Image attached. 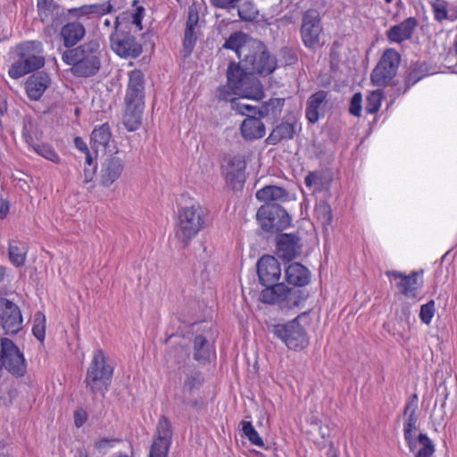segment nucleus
<instances>
[{
	"label": "nucleus",
	"mask_w": 457,
	"mask_h": 457,
	"mask_svg": "<svg viewBox=\"0 0 457 457\" xmlns=\"http://www.w3.org/2000/svg\"><path fill=\"white\" fill-rule=\"evenodd\" d=\"M277 248L279 257L290 261L298 253V238L292 234H281L277 238Z\"/></svg>",
	"instance_id": "obj_22"
},
{
	"label": "nucleus",
	"mask_w": 457,
	"mask_h": 457,
	"mask_svg": "<svg viewBox=\"0 0 457 457\" xmlns=\"http://www.w3.org/2000/svg\"><path fill=\"white\" fill-rule=\"evenodd\" d=\"M283 105L284 99L282 98L270 99V101L263 103L258 107V115L259 117L271 116L276 118L280 114Z\"/></svg>",
	"instance_id": "obj_34"
},
{
	"label": "nucleus",
	"mask_w": 457,
	"mask_h": 457,
	"mask_svg": "<svg viewBox=\"0 0 457 457\" xmlns=\"http://www.w3.org/2000/svg\"><path fill=\"white\" fill-rule=\"evenodd\" d=\"M401 62V55L393 49L385 50L378 64L373 69L370 80L376 87H386L396 76Z\"/></svg>",
	"instance_id": "obj_10"
},
{
	"label": "nucleus",
	"mask_w": 457,
	"mask_h": 457,
	"mask_svg": "<svg viewBox=\"0 0 457 457\" xmlns=\"http://www.w3.org/2000/svg\"><path fill=\"white\" fill-rule=\"evenodd\" d=\"M126 108L123 115V124L129 131H136L142 124L144 101L125 100Z\"/></svg>",
	"instance_id": "obj_17"
},
{
	"label": "nucleus",
	"mask_w": 457,
	"mask_h": 457,
	"mask_svg": "<svg viewBox=\"0 0 457 457\" xmlns=\"http://www.w3.org/2000/svg\"><path fill=\"white\" fill-rule=\"evenodd\" d=\"M256 198L260 202L268 204H282L289 200L288 192L282 187L266 186L255 194Z\"/></svg>",
	"instance_id": "obj_21"
},
{
	"label": "nucleus",
	"mask_w": 457,
	"mask_h": 457,
	"mask_svg": "<svg viewBox=\"0 0 457 457\" xmlns=\"http://www.w3.org/2000/svg\"><path fill=\"white\" fill-rule=\"evenodd\" d=\"M112 372L113 368L106 362L104 353L96 351L87 371L86 387L95 395H104L112 384Z\"/></svg>",
	"instance_id": "obj_7"
},
{
	"label": "nucleus",
	"mask_w": 457,
	"mask_h": 457,
	"mask_svg": "<svg viewBox=\"0 0 457 457\" xmlns=\"http://www.w3.org/2000/svg\"><path fill=\"white\" fill-rule=\"evenodd\" d=\"M113 179L111 177V174L109 173V178L107 179H104V183L106 185V186H110L113 183Z\"/></svg>",
	"instance_id": "obj_61"
},
{
	"label": "nucleus",
	"mask_w": 457,
	"mask_h": 457,
	"mask_svg": "<svg viewBox=\"0 0 457 457\" xmlns=\"http://www.w3.org/2000/svg\"><path fill=\"white\" fill-rule=\"evenodd\" d=\"M418 396L413 395L405 403L403 410V436L407 446H412L414 444L415 432L418 430Z\"/></svg>",
	"instance_id": "obj_16"
},
{
	"label": "nucleus",
	"mask_w": 457,
	"mask_h": 457,
	"mask_svg": "<svg viewBox=\"0 0 457 457\" xmlns=\"http://www.w3.org/2000/svg\"><path fill=\"white\" fill-rule=\"evenodd\" d=\"M435 301L430 300L420 306L419 317L422 323L429 325L436 312Z\"/></svg>",
	"instance_id": "obj_45"
},
{
	"label": "nucleus",
	"mask_w": 457,
	"mask_h": 457,
	"mask_svg": "<svg viewBox=\"0 0 457 457\" xmlns=\"http://www.w3.org/2000/svg\"><path fill=\"white\" fill-rule=\"evenodd\" d=\"M87 420V413L83 409H79L74 412V424L77 428L82 427Z\"/></svg>",
	"instance_id": "obj_53"
},
{
	"label": "nucleus",
	"mask_w": 457,
	"mask_h": 457,
	"mask_svg": "<svg viewBox=\"0 0 457 457\" xmlns=\"http://www.w3.org/2000/svg\"><path fill=\"white\" fill-rule=\"evenodd\" d=\"M261 117L257 118L254 115H248L244 120L241 125V134L246 140H255L262 138L265 135V126L260 120Z\"/></svg>",
	"instance_id": "obj_23"
},
{
	"label": "nucleus",
	"mask_w": 457,
	"mask_h": 457,
	"mask_svg": "<svg viewBox=\"0 0 457 457\" xmlns=\"http://www.w3.org/2000/svg\"><path fill=\"white\" fill-rule=\"evenodd\" d=\"M204 382L203 373L195 367H182L179 377V386L174 392L176 403L182 407H197L200 404V400L195 395Z\"/></svg>",
	"instance_id": "obj_5"
},
{
	"label": "nucleus",
	"mask_w": 457,
	"mask_h": 457,
	"mask_svg": "<svg viewBox=\"0 0 457 457\" xmlns=\"http://www.w3.org/2000/svg\"><path fill=\"white\" fill-rule=\"evenodd\" d=\"M321 32L322 27L318 11L307 10L303 15L300 29L303 45L308 48H314L320 44Z\"/></svg>",
	"instance_id": "obj_13"
},
{
	"label": "nucleus",
	"mask_w": 457,
	"mask_h": 457,
	"mask_svg": "<svg viewBox=\"0 0 457 457\" xmlns=\"http://www.w3.org/2000/svg\"><path fill=\"white\" fill-rule=\"evenodd\" d=\"M242 57L235 67H239L243 74L248 78H254L253 74L269 75L272 73L277 62L272 57L266 46L260 40H250L241 49Z\"/></svg>",
	"instance_id": "obj_3"
},
{
	"label": "nucleus",
	"mask_w": 457,
	"mask_h": 457,
	"mask_svg": "<svg viewBox=\"0 0 457 457\" xmlns=\"http://www.w3.org/2000/svg\"><path fill=\"white\" fill-rule=\"evenodd\" d=\"M245 160L240 155L228 156L224 159L222 172L227 184L233 190L241 189L245 181Z\"/></svg>",
	"instance_id": "obj_14"
},
{
	"label": "nucleus",
	"mask_w": 457,
	"mask_h": 457,
	"mask_svg": "<svg viewBox=\"0 0 457 457\" xmlns=\"http://www.w3.org/2000/svg\"><path fill=\"white\" fill-rule=\"evenodd\" d=\"M432 11L435 20L439 22L449 19L447 5L443 0H435L432 3Z\"/></svg>",
	"instance_id": "obj_48"
},
{
	"label": "nucleus",
	"mask_w": 457,
	"mask_h": 457,
	"mask_svg": "<svg viewBox=\"0 0 457 457\" xmlns=\"http://www.w3.org/2000/svg\"><path fill=\"white\" fill-rule=\"evenodd\" d=\"M362 96L361 93H355L351 99L349 112L352 115L359 117L361 112Z\"/></svg>",
	"instance_id": "obj_50"
},
{
	"label": "nucleus",
	"mask_w": 457,
	"mask_h": 457,
	"mask_svg": "<svg viewBox=\"0 0 457 457\" xmlns=\"http://www.w3.org/2000/svg\"><path fill=\"white\" fill-rule=\"evenodd\" d=\"M386 275L388 278L400 279L396 286L404 296L407 298H415L417 296L418 289L420 287V285L418 283V273L413 272L411 275L406 276L393 270L386 272Z\"/></svg>",
	"instance_id": "obj_18"
},
{
	"label": "nucleus",
	"mask_w": 457,
	"mask_h": 457,
	"mask_svg": "<svg viewBox=\"0 0 457 457\" xmlns=\"http://www.w3.org/2000/svg\"><path fill=\"white\" fill-rule=\"evenodd\" d=\"M256 217L262 228L266 231L282 230L291 222L288 213L278 204L262 205L257 211Z\"/></svg>",
	"instance_id": "obj_12"
},
{
	"label": "nucleus",
	"mask_w": 457,
	"mask_h": 457,
	"mask_svg": "<svg viewBox=\"0 0 457 457\" xmlns=\"http://www.w3.org/2000/svg\"><path fill=\"white\" fill-rule=\"evenodd\" d=\"M28 254V246L18 240H10L8 244V255L11 263L15 267L25 264Z\"/></svg>",
	"instance_id": "obj_30"
},
{
	"label": "nucleus",
	"mask_w": 457,
	"mask_h": 457,
	"mask_svg": "<svg viewBox=\"0 0 457 457\" xmlns=\"http://www.w3.org/2000/svg\"><path fill=\"white\" fill-rule=\"evenodd\" d=\"M129 454L120 453L118 455H116V457H133V451H132V447H131L130 444H129Z\"/></svg>",
	"instance_id": "obj_58"
},
{
	"label": "nucleus",
	"mask_w": 457,
	"mask_h": 457,
	"mask_svg": "<svg viewBox=\"0 0 457 457\" xmlns=\"http://www.w3.org/2000/svg\"><path fill=\"white\" fill-rule=\"evenodd\" d=\"M170 445L171 442L154 439L150 449L149 457H167Z\"/></svg>",
	"instance_id": "obj_44"
},
{
	"label": "nucleus",
	"mask_w": 457,
	"mask_h": 457,
	"mask_svg": "<svg viewBox=\"0 0 457 457\" xmlns=\"http://www.w3.org/2000/svg\"><path fill=\"white\" fill-rule=\"evenodd\" d=\"M417 24L415 18H407L401 23L391 27L386 31V36L391 42L402 43L411 37Z\"/></svg>",
	"instance_id": "obj_19"
},
{
	"label": "nucleus",
	"mask_w": 457,
	"mask_h": 457,
	"mask_svg": "<svg viewBox=\"0 0 457 457\" xmlns=\"http://www.w3.org/2000/svg\"><path fill=\"white\" fill-rule=\"evenodd\" d=\"M257 274L261 284L266 287L261 295L264 303L280 304L290 300L293 290L283 283H278L281 275V268L274 256L264 255L259 259Z\"/></svg>",
	"instance_id": "obj_2"
},
{
	"label": "nucleus",
	"mask_w": 457,
	"mask_h": 457,
	"mask_svg": "<svg viewBox=\"0 0 457 457\" xmlns=\"http://www.w3.org/2000/svg\"><path fill=\"white\" fill-rule=\"evenodd\" d=\"M237 7L239 19L243 21H252L258 16V9L250 1H245L240 5L237 4Z\"/></svg>",
	"instance_id": "obj_39"
},
{
	"label": "nucleus",
	"mask_w": 457,
	"mask_h": 457,
	"mask_svg": "<svg viewBox=\"0 0 457 457\" xmlns=\"http://www.w3.org/2000/svg\"><path fill=\"white\" fill-rule=\"evenodd\" d=\"M198 22V14L196 12H194L192 9L189 10L188 19L187 21L186 29H190V30H195V28Z\"/></svg>",
	"instance_id": "obj_54"
},
{
	"label": "nucleus",
	"mask_w": 457,
	"mask_h": 457,
	"mask_svg": "<svg viewBox=\"0 0 457 457\" xmlns=\"http://www.w3.org/2000/svg\"><path fill=\"white\" fill-rule=\"evenodd\" d=\"M382 97L381 90L372 91L366 98L365 111L370 114L378 112L381 106Z\"/></svg>",
	"instance_id": "obj_41"
},
{
	"label": "nucleus",
	"mask_w": 457,
	"mask_h": 457,
	"mask_svg": "<svg viewBox=\"0 0 457 457\" xmlns=\"http://www.w3.org/2000/svg\"><path fill=\"white\" fill-rule=\"evenodd\" d=\"M194 350L195 360L198 361H205L210 358L212 345L204 336L199 335L194 339Z\"/></svg>",
	"instance_id": "obj_33"
},
{
	"label": "nucleus",
	"mask_w": 457,
	"mask_h": 457,
	"mask_svg": "<svg viewBox=\"0 0 457 457\" xmlns=\"http://www.w3.org/2000/svg\"><path fill=\"white\" fill-rule=\"evenodd\" d=\"M74 145L78 150H79L80 152H82L84 154L87 153L89 151L86 142L80 137H76L74 138Z\"/></svg>",
	"instance_id": "obj_56"
},
{
	"label": "nucleus",
	"mask_w": 457,
	"mask_h": 457,
	"mask_svg": "<svg viewBox=\"0 0 457 457\" xmlns=\"http://www.w3.org/2000/svg\"><path fill=\"white\" fill-rule=\"evenodd\" d=\"M123 169V166L120 164V163H118V162L116 161V168H115V170H116V175L121 171Z\"/></svg>",
	"instance_id": "obj_64"
},
{
	"label": "nucleus",
	"mask_w": 457,
	"mask_h": 457,
	"mask_svg": "<svg viewBox=\"0 0 457 457\" xmlns=\"http://www.w3.org/2000/svg\"><path fill=\"white\" fill-rule=\"evenodd\" d=\"M408 448L410 452L414 453V457H432L436 452L435 444L427 434L423 433L417 437L414 436L413 445Z\"/></svg>",
	"instance_id": "obj_27"
},
{
	"label": "nucleus",
	"mask_w": 457,
	"mask_h": 457,
	"mask_svg": "<svg viewBox=\"0 0 457 457\" xmlns=\"http://www.w3.org/2000/svg\"><path fill=\"white\" fill-rule=\"evenodd\" d=\"M287 282L295 287H304L311 279L310 271L299 262H294L286 269Z\"/></svg>",
	"instance_id": "obj_25"
},
{
	"label": "nucleus",
	"mask_w": 457,
	"mask_h": 457,
	"mask_svg": "<svg viewBox=\"0 0 457 457\" xmlns=\"http://www.w3.org/2000/svg\"><path fill=\"white\" fill-rule=\"evenodd\" d=\"M315 213L323 226H327L331 223L332 211L328 204L322 203L319 204L315 209Z\"/></svg>",
	"instance_id": "obj_47"
},
{
	"label": "nucleus",
	"mask_w": 457,
	"mask_h": 457,
	"mask_svg": "<svg viewBox=\"0 0 457 457\" xmlns=\"http://www.w3.org/2000/svg\"><path fill=\"white\" fill-rule=\"evenodd\" d=\"M205 209L198 203L179 211L176 237L186 247L205 224Z\"/></svg>",
	"instance_id": "obj_6"
},
{
	"label": "nucleus",
	"mask_w": 457,
	"mask_h": 457,
	"mask_svg": "<svg viewBox=\"0 0 457 457\" xmlns=\"http://www.w3.org/2000/svg\"><path fill=\"white\" fill-rule=\"evenodd\" d=\"M172 438V428L171 423L169 419L165 416H162L157 423L156 435L154 439L164 440L166 442H171Z\"/></svg>",
	"instance_id": "obj_38"
},
{
	"label": "nucleus",
	"mask_w": 457,
	"mask_h": 457,
	"mask_svg": "<svg viewBox=\"0 0 457 457\" xmlns=\"http://www.w3.org/2000/svg\"><path fill=\"white\" fill-rule=\"evenodd\" d=\"M241 0H211V4L220 9H235Z\"/></svg>",
	"instance_id": "obj_51"
},
{
	"label": "nucleus",
	"mask_w": 457,
	"mask_h": 457,
	"mask_svg": "<svg viewBox=\"0 0 457 457\" xmlns=\"http://www.w3.org/2000/svg\"><path fill=\"white\" fill-rule=\"evenodd\" d=\"M312 180H313V179H312V174H309L308 176H306V177H305V179H304V183H305V185H306L307 187H312Z\"/></svg>",
	"instance_id": "obj_59"
},
{
	"label": "nucleus",
	"mask_w": 457,
	"mask_h": 457,
	"mask_svg": "<svg viewBox=\"0 0 457 457\" xmlns=\"http://www.w3.org/2000/svg\"><path fill=\"white\" fill-rule=\"evenodd\" d=\"M37 10L38 14L41 18V21L44 22H48L53 20L54 17V5L53 4V0H37Z\"/></svg>",
	"instance_id": "obj_42"
},
{
	"label": "nucleus",
	"mask_w": 457,
	"mask_h": 457,
	"mask_svg": "<svg viewBox=\"0 0 457 457\" xmlns=\"http://www.w3.org/2000/svg\"><path fill=\"white\" fill-rule=\"evenodd\" d=\"M142 53V46L135 37H127L116 43V54L123 58H137Z\"/></svg>",
	"instance_id": "obj_29"
},
{
	"label": "nucleus",
	"mask_w": 457,
	"mask_h": 457,
	"mask_svg": "<svg viewBox=\"0 0 457 457\" xmlns=\"http://www.w3.org/2000/svg\"><path fill=\"white\" fill-rule=\"evenodd\" d=\"M112 137L111 127L108 123H104L98 129H95L91 134L93 147L98 152L102 148L105 152L107 145Z\"/></svg>",
	"instance_id": "obj_32"
},
{
	"label": "nucleus",
	"mask_w": 457,
	"mask_h": 457,
	"mask_svg": "<svg viewBox=\"0 0 457 457\" xmlns=\"http://www.w3.org/2000/svg\"><path fill=\"white\" fill-rule=\"evenodd\" d=\"M196 37L195 36V30H190V29H186L184 40H183V47L186 55L191 54L194 45L195 43Z\"/></svg>",
	"instance_id": "obj_49"
},
{
	"label": "nucleus",
	"mask_w": 457,
	"mask_h": 457,
	"mask_svg": "<svg viewBox=\"0 0 457 457\" xmlns=\"http://www.w3.org/2000/svg\"><path fill=\"white\" fill-rule=\"evenodd\" d=\"M299 319L298 316L287 323L276 324L271 330L289 349L295 351L303 350L309 345V337L300 324Z\"/></svg>",
	"instance_id": "obj_9"
},
{
	"label": "nucleus",
	"mask_w": 457,
	"mask_h": 457,
	"mask_svg": "<svg viewBox=\"0 0 457 457\" xmlns=\"http://www.w3.org/2000/svg\"><path fill=\"white\" fill-rule=\"evenodd\" d=\"M429 74V71L428 65L425 62L415 63L411 65L410 72L407 76L406 82L408 84V87L416 84L424 77Z\"/></svg>",
	"instance_id": "obj_36"
},
{
	"label": "nucleus",
	"mask_w": 457,
	"mask_h": 457,
	"mask_svg": "<svg viewBox=\"0 0 457 457\" xmlns=\"http://www.w3.org/2000/svg\"><path fill=\"white\" fill-rule=\"evenodd\" d=\"M33 335L39 340L43 341L46 337V317L37 312L34 317V325L32 328Z\"/></svg>",
	"instance_id": "obj_43"
},
{
	"label": "nucleus",
	"mask_w": 457,
	"mask_h": 457,
	"mask_svg": "<svg viewBox=\"0 0 457 457\" xmlns=\"http://www.w3.org/2000/svg\"><path fill=\"white\" fill-rule=\"evenodd\" d=\"M16 51L19 59L11 65L8 71L12 79H20L45 65L41 42H24L17 46Z\"/></svg>",
	"instance_id": "obj_4"
},
{
	"label": "nucleus",
	"mask_w": 457,
	"mask_h": 457,
	"mask_svg": "<svg viewBox=\"0 0 457 457\" xmlns=\"http://www.w3.org/2000/svg\"><path fill=\"white\" fill-rule=\"evenodd\" d=\"M145 14V8L143 6H137L132 14V23L141 30L143 29L142 20Z\"/></svg>",
	"instance_id": "obj_52"
},
{
	"label": "nucleus",
	"mask_w": 457,
	"mask_h": 457,
	"mask_svg": "<svg viewBox=\"0 0 457 457\" xmlns=\"http://www.w3.org/2000/svg\"><path fill=\"white\" fill-rule=\"evenodd\" d=\"M0 324L5 334L14 335L22 328V316L12 302L0 298Z\"/></svg>",
	"instance_id": "obj_15"
},
{
	"label": "nucleus",
	"mask_w": 457,
	"mask_h": 457,
	"mask_svg": "<svg viewBox=\"0 0 457 457\" xmlns=\"http://www.w3.org/2000/svg\"><path fill=\"white\" fill-rule=\"evenodd\" d=\"M85 35L83 25L78 21L66 24L61 30V36L63 38L64 46L71 47L76 45Z\"/></svg>",
	"instance_id": "obj_28"
},
{
	"label": "nucleus",
	"mask_w": 457,
	"mask_h": 457,
	"mask_svg": "<svg viewBox=\"0 0 457 457\" xmlns=\"http://www.w3.org/2000/svg\"><path fill=\"white\" fill-rule=\"evenodd\" d=\"M295 133V127L293 123L282 122L278 125L269 135L267 143L277 145L281 140L292 139Z\"/></svg>",
	"instance_id": "obj_31"
},
{
	"label": "nucleus",
	"mask_w": 457,
	"mask_h": 457,
	"mask_svg": "<svg viewBox=\"0 0 457 457\" xmlns=\"http://www.w3.org/2000/svg\"><path fill=\"white\" fill-rule=\"evenodd\" d=\"M264 96L262 87L256 78H248L241 72L235 62L229 63L227 70V84L219 87L216 97L220 101L230 102L237 98L261 100Z\"/></svg>",
	"instance_id": "obj_1"
},
{
	"label": "nucleus",
	"mask_w": 457,
	"mask_h": 457,
	"mask_svg": "<svg viewBox=\"0 0 457 457\" xmlns=\"http://www.w3.org/2000/svg\"><path fill=\"white\" fill-rule=\"evenodd\" d=\"M50 84V78L45 72H37L26 81V91L31 100H38Z\"/></svg>",
	"instance_id": "obj_20"
},
{
	"label": "nucleus",
	"mask_w": 457,
	"mask_h": 457,
	"mask_svg": "<svg viewBox=\"0 0 457 457\" xmlns=\"http://www.w3.org/2000/svg\"><path fill=\"white\" fill-rule=\"evenodd\" d=\"M129 85L125 100L144 101V75L141 71L134 70L129 72Z\"/></svg>",
	"instance_id": "obj_24"
},
{
	"label": "nucleus",
	"mask_w": 457,
	"mask_h": 457,
	"mask_svg": "<svg viewBox=\"0 0 457 457\" xmlns=\"http://www.w3.org/2000/svg\"><path fill=\"white\" fill-rule=\"evenodd\" d=\"M0 363L9 373L15 377H22L26 373L27 364L23 353L10 339H0Z\"/></svg>",
	"instance_id": "obj_11"
},
{
	"label": "nucleus",
	"mask_w": 457,
	"mask_h": 457,
	"mask_svg": "<svg viewBox=\"0 0 457 457\" xmlns=\"http://www.w3.org/2000/svg\"><path fill=\"white\" fill-rule=\"evenodd\" d=\"M241 427L243 435L253 445L264 448V442L253 426L252 422L243 420L241 421Z\"/></svg>",
	"instance_id": "obj_37"
},
{
	"label": "nucleus",
	"mask_w": 457,
	"mask_h": 457,
	"mask_svg": "<svg viewBox=\"0 0 457 457\" xmlns=\"http://www.w3.org/2000/svg\"><path fill=\"white\" fill-rule=\"evenodd\" d=\"M244 34L242 32H236L229 36V37L226 40L223 45V47L226 49L234 50L237 57L240 59L242 57L241 49L245 46L247 42L243 43Z\"/></svg>",
	"instance_id": "obj_40"
},
{
	"label": "nucleus",
	"mask_w": 457,
	"mask_h": 457,
	"mask_svg": "<svg viewBox=\"0 0 457 457\" xmlns=\"http://www.w3.org/2000/svg\"><path fill=\"white\" fill-rule=\"evenodd\" d=\"M242 98H237L236 101H232L231 108L242 115H256L258 114V108L256 106L248 104L241 101Z\"/></svg>",
	"instance_id": "obj_46"
},
{
	"label": "nucleus",
	"mask_w": 457,
	"mask_h": 457,
	"mask_svg": "<svg viewBox=\"0 0 457 457\" xmlns=\"http://www.w3.org/2000/svg\"><path fill=\"white\" fill-rule=\"evenodd\" d=\"M320 436L325 439L330 436V428L328 426H322L320 422L316 423V429Z\"/></svg>",
	"instance_id": "obj_55"
},
{
	"label": "nucleus",
	"mask_w": 457,
	"mask_h": 457,
	"mask_svg": "<svg viewBox=\"0 0 457 457\" xmlns=\"http://www.w3.org/2000/svg\"><path fill=\"white\" fill-rule=\"evenodd\" d=\"M9 203L6 200L0 199V219H4L9 212Z\"/></svg>",
	"instance_id": "obj_57"
},
{
	"label": "nucleus",
	"mask_w": 457,
	"mask_h": 457,
	"mask_svg": "<svg viewBox=\"0 0 457 457\" xmlns=\"http://www.w3.org/2000/svg\"><path fill=\"white\" fill-rule=\"evenodd\" d=\"M109 39H110V47L112 49H114V32H112L109 36Z\"/></svg>",
	"instance_id": "obj_60"
},
{
	"label": "nucleus",
	"mask_w": 457,
	"mask_h": 457,
	"mask_svg": "<svg viewBox=\"0 0 457 457\" xmlns=\"http://www.w3.org/2000/svg\"><path fill=\"white\" fill-rule=\"evenodd\" d=\"M327 96V92L320 90L309 97L305 110V115L309 122L314 124L319 120L320 111L322 109Z\"/></svg>",
	"instance_id": "obj_26"
},
{
	"label": "nucleus",
	"mask_w": 457,
	"mask_h": 457,
	"mask_svg": "<svg viewBox=\"0 0 457 457\" xmlns=\"http://www.w3.org/2000/svg\"><path fill=\"white\" fill-rule=\"evenodd\" d=\"M62 58L66 64L71 66V72L78 77L92 76L100 68L96 51L89 46L67 50Z\"/></svg>",
	"instance_id": "obj_8"
},
{
	"label": "nucleus",
	"mask_w": 457,
	"mask_h": 457,
	"mask_svg": "<svg viewBox=\"0 0 457 457\" xmlns=\"http://www.w3.org/2000/svg\"><path fill=\"white\" fill-rule=\"evenodd\" d=\"M5 275V268L0 265V282L4 280Z\"/></svg>",
	"instance_id": "obj_62"
},
{
	"label": "nucleus",
	"mask_w": 457,
	"mask_h": 457,
	"mask_svg": "<svg viewBox=\"0 0 457 457\" xmlns=\"http://www.w3.org/2000/svg\"><path fill=\"white\" fill-rule=\"evenodd\" d=\"M86 154V162L88 165H91L92 164V157H91V154H90V152L88 151L87 153H85Z\"/></svg>",
	"instance_id": "obj_63"
},
{
	"label": "nucleus",
	"mask_w": 457,
	"mask_h": 457,
	"mask_svg": "<svg viewBox=\"0 0 457 457\" xmlns=\"http://www.w3.org/2000/svg\"><path fill=\"white\" fill-rule=\"evenodd\" d=\"M27 142L40 156L54 163L60 162L61 159L52 145L48 144L35 143L32 138H27Z\"/></svg>",
	"instance_id": "obj_35"
}]
</instances>
